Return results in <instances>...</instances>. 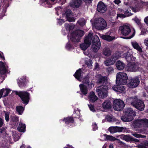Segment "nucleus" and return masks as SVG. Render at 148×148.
Segmentation results:
<instances>
[{
    "label": "nucleus",
    "instance_id": "nucleus-1",
    "mask_svg": "<svg viewBox=\"0 0 148 148\" xmlns=\"http://www.w3.org/2000/svg\"><path fill=\"white\" fill-rule=\"evenodd\" d=\"M96 77L99 83H103L104 84L103 85L98 87L96 90L99 96L100 97L103 98L107 96L108 79L106 77H103L100 75H97Z\"/></svg>",
    "mask_w": 148,
    "mask_h": 148
},
{
    "label": "nucleus",
    "instance_id": "nucleus-2",
    "mask_svg": "<svg viewBox=\"0 0 148 148\" xmlns=\"http://www.w3.org/2000/svg\"><path fill=\"white\" fill-rule=\"evenodd\" d=\"M131 51L127 50L123 53L122 56L125 58L127 62H130L128 64L126 69L128 71L135 72L138 70V67L134 62H131V61H134L135 58L131 54Z\"/></svg>",
    "mask_w": 148,
    "mask_h": 148
},
{
    "label": "nucleus",
    "instance_id": "nucleus-3",
    "mask_svg": "<svg viewBox=\"0 0 148 148\" xmlns=\"http://www.w3.org/2000/svg\"><path fill=\"white\" fill-rule=\"evenodd\" d=\"M63 10V9L60 7H58L56 8V13L57 15L58 16L60 14H61L62 18L70 22H73L75 21V19L73 16V14L71 10H67L64 13H62L61 14Z\"/></svg>",
    "mask_w": 148,
    "mask_h": 148
},
{
    "label": "nucleus",
    "instance_id": "nucleus-4",
    "mask_svg": "<svg viewBox=\"0 0 148 148\" xmlns=\"http://www.w3.org/2000/svg\"><path fill=\"white\" fill-rule=\"evenodd\" d=\"M82 84L79 85L80 89L82 94L86 95L87 94L88 90L87 88L88 86L89 88H91L93 84L91 81H89L88 78H86L82 81Z\"/></svg>",
    "mask_w": 148,
    "mask_h": 148
},
{
    "label": "nucleus",
    "instance_id": "nucleus-5",
    "mask_svg": "<svg viewBox=\"0 0 148 148\" xmlns=\"http://www.w3.org/2000/svg\"><path fill=\"white\" fill-rule=\"evenodd\" d=\"M135 113L131 108H127L125 110V115L121 117V120L123 121L129 122L133 119Z\"/></svg>",
    "mask_w": 148,
    "mask_h": 148
},
{
    "label": "nucleus",
    "instance_id": "nucleus-6",
    "mask_svg": "<svg viewBox=\"0 0 148 148\" xmlns=\"http://www.w3.org/2000/svg\"><path fill=\"white\" fill-rule=\"evenodd\" d=\"M128 77L127 74L125 73L119 72L116 75V84L118 85H124L127 83Z\"/></svg>",
    "mask_w": 148,
    "mask_h": 148
},
{
    "label": "nucleus",
    "instance_id": "nucleus-7",
    "mask_svg": "<svg viewBox=\"0 0 148 148\" xmlns=\"http://www.w3.org/2000/svg\"><path fill=\"white\" fill-rule=\"evenodd\" d=\"M13 92L18 95L24 104L26 105L28 103L30 96V94L28 92L25 91L18 92L16 91H13Z\"/></svg>",
    "mask_w": 148,
    "mask_h": 148
},
{
    "label": "nucleus",
    "instance_id": "nucleus-8",
    "mask_svg": "<svg viewBox=\"0 0 148 148\" xmlns=\"http://www.w3.org/2000/svg\"><path fill=\"white\" fill-rule=\"evenodd\" d=\"M84 32L83 31L77 30L73 32L70 35V40L74 42H78L80 38L84 35Z\"/></svg>",
    "mask_w": 148,
    "mask_h": 148
},
{
    "label": "nucleus",
    "instance_id": "nucleus-9",
    "mask_svg": "<svg viewBox=\"0 0 148 148\" xmlns=\"http://www.w3.org/2000/svg\"><path fill=\"white\" fill-rule=\"evenodd\" d=\"M93 26L99 30L103 29L107 26L105 21L102 18H99L96 19Z\"/></svg>",
    "mask_w": 148,
    "mask_h": 148
},
{
    "label": "nucleus",
    "instance_id": "nucleus-10",
    "mask_svg": "<svg viewBox=\"0 0 148 148\" xmlns=\"http://www.w3.org/2000/svg\"><path fill=\"white\" fill-rule=\"evenodd\" d=\"M92 33H90L84 40V43L81 44L80 47L83 50H85L90 45L92 39Z\"/></svg>",
    "mask_w": 148,
    "mask_h": 148
},
{
    "label": "nucleus",
    "instance_id": "nucleus-11",
    "mask_svg": "<svg viewBox=\"0 0 148 148\" xmlns=\"http://www.w3.org/2000/svg\"><path fill=\"white\" fill-rule=\"evenodd\" d=\"M123 53L119 52H116L112 57L110 59H108L106 60L104 62V64L106 66H108L114 64L117 59L122 56V54L123 55Z\"/></svg>",
    "mask_w": 148,
    "mask_h": 148
},
{
    "label": "nucleus",
    "instance_id": "nucleus-12",
    "mask_svg": "<svg viewBox=\"0 0 148 148\" xmlns=\"http://www.w3.org/2000/svg\"><path fill=\"white\" fill-rule=\"evenodd\" d=\"M114 109L117 111H121L125 106L124 102L120 99H117L114 100L113 103Z\"/></svg>",
    "mask_w": 148,
    "mask_h": 148
},
{
    "label": "nucleus",
    "instance_id": "nucleus-13",
    "mask_svg": "<svg viewBox=\"0 0 148 148\" xmlns=\"http://www.w3.org/2000/svg\"><path fill=\"white\" fill-rule=\"evenodd\" d=\"M92 48L94 52L97 51L100 49V42L99 38L97 35H95L92 36Z\"/></svg>",
    "mask_w": 148,
    "mask_h": 148
},
{
    "label": "nucleus",
    "instance_id": "nucleus-14",
    "mask_svg": "<svg viewBox=\"0 0 148 148\" xmlns=\"http://www.w3.org/2000/svg\"><path fill=\"white\" fill-rule=\"evenodd\" d=\"M134 128H137L146 126H148V120L143 119L135 121L132 124Z\"/></svg>",
    "mask_w": 148,
    "mask_h": 148
},
{
    "label": "nucleus",
    "instance_id": "nucleus-15",
    "mask_svg": "<svg viewBox=\"0 0 148 148\" xmlns=\"http://www.w3.org/2000/svg\"><path fill=\"white\" fill-rule=\"evenodd\" d=\"M119 30L122 34L124 36L128 35L131 32V29L129 24H125L120 26Z\"/></svg>",
    "mask_w": 148,
    "mask_h": 148
},
{
    "label": "nucleus",
    "instance_id": "nucleus-16",
    "mask_svg": "<svg viewBox=\"0 0 148 148\" xmlns=\"http://www.w3.org/2000/svg\"><path fill=\"white\" fill-rule=\"evenodd\" d=\"M131 105L137 109L141 111L143 110L145 107L143 102L139 100H136L135 101L132 102Z\"/></svg>",
    "mask_w": 148,
    "mask_h": 148
},
{
    "label": "nucleus",
    "instance_id": "nucleus-17",
    "mask_svg": "<svg viewBox=\"0 0 148 148\" xmlns=\"http://www.w3.org/2000/svg\"><path fill=\"white\" fill-rule=\"evenodd\" d=\"M8 66L6 64L2 62H0V78L3 77L4 79L3 75L7 71Z\"/></svg>",
    "mask_w": 148,
    "mask_h": 148
},
{
    "label": "nucleus",
    "instance_id": "nucleus-18",
    "mask_svg": "<svg viewBox=\"0 0 148 148\" xmlns=\"http://www.w3.org/2000/svg\"><path fill=\"white\" fill-rule=\"evenodd\" d=\"M139 84V81L137 77H135L130 79V82L127 85L130 88H134L137 87Z\"/></svg>",
    "mask_w": 148,
    "mask_h": 148
},
{
    "label": "nucleus",
    "instance_id": "nucleus-19",
    "mask_svg": "<svg viewBox=\"0 0 148 148\" xmlns=\"http://www.w3.org/2000/svg\"><path fill=\"white\" fill-rule=\"evenodd\" d=\"M82 69H79L77 70L74 75L75 77L79 81H83L84 79L86 78H88V77H86L85 78H83L82 77L83 72Z\"/></svg>",
    "mask_w": 148,
    "mask_h": 148
},
{
    "label": "nucleus",
    "instance_id": "nucleus-20",
    "mask_svg": "<svg viewBox=\"0 0 148 148\" xmlns=\"http://www.w3.org/2000/svg\"><path fill=\"white\" fill-rule=\"evenodd\" d=\"M123 129L124 128L123 127H111L108 128V130L111 133L113 134L121 132Z\"/></svg>",
    "mask_w": 148,
    "mask_h": 148
},
{
    "label": "nucleus",
    "instance_id": "nucleus-21",
    "mask_svg": "<svg viewBox=\"0 0 148 148\" xmlns=\"http://www.w3.org/2000/svg\"><path fill=\"white\" fill-rule=\"evenodd\" d=\"M97 10L99 12L103 13L106 11V8L105 4L103 2L100 1L98 4Z\"/></svg>",
    "mask_w": 148,
    "mask_h": 148
},
{
    "label": "nucleus",
    "instance_id": "nucleus-22",
    "mask_svg": "<svg viewBox=\"0 0 148 148\" xmlns=\"http://www.w3.org/2000/svg\"><path fill=\"white\" fill-rule=\"evenodd\" d=\"M112 89L115 91L121 93H124L125 92V87L121 85H115L112 87Z\"/></svg>",
    "mask_w": 148,
    "mask_h": 148
},
{
    "label": "nucleus",
    "instance_id": "nucleus-23",
    "mask_svg": "<svg viewBox=\"0 0 148 148\" xmlns=\"http://www.w3.org/2000/svg\"><path fill=\"white\" fill-rule=\"evenodd\" d=\"M121 136V137L123 139L126 141L134 140L137 142H139V140H138L134 138L129 135H122Z\"/></svg>",
    "mask_w": 148,
    "mask_h": 148
},
{
    "label": "nucleus",
    "instance_id": "nucleus-24",
    "mask_svg": "<svg viewBox=\"0 0 148 148\" xmlns=\"http://www.w3.org/2000/svg\"><path fill=\"white\" fill-rule=\"evenodd\" d=\"M131 44L133 47L137 50L140 53L142 52V49L139 46L138 43L135 41H133L131 42Z\"/></svg>",
    "mask_w": 148,
    "mask_h": 148
},
{
    "label": "nucleus",
    "instance_id": "nucleus-25",
    "mask_svg": "<svg viewBox=\"0 0 148 148\" xmlns=\"http://www.w3.org/2000/svg\"><path fill=\"white\" fill-rule=\"evenodd\" d=\"M89 101L92 102H95L98 99L97 97L95 95L94 92H91L89 94Z\"/></svg>",
    "mask_w": 148,
    "mask_h": 148
},
{
    "label": "nucleus",
    "instance_id": "nucleus-26",
    "mask_svg": "<svg viewBox=\"0 0 148 148\" xmlns=\"http://www.w3.org/2000/svg\"><path fill=\"white\" fill-rule=\"evenodd\" d=\"M102 107L105 109L110 108L112 106V104L110 101L108 100L105 101L102 104Z\"/></svg>",
    "mask_w": 148,
    "mask_h": 148
},
{
    "label": "nucleus",
    "instance_id": "nucleus-27",
    "mask_svg": "<svg viewBox=\"0 0 148 148\" xmlns=\"http://www.w3.org/2000/svg\"><path fill=\"white\" fill-rule=\"evenodd\" d=\"M103 136L104 137V140H109L111 141L115 140L120 141L119 139L115 138L112 136L108 135L106 134H104Z\"/></svg>",
    "mask_w": 148,
    "mask_h": 148
},
{
    "label": "nucleus",
    "instance_id": "nucleus-28",
    "mask_svg": "<svg viewBox=\"0 0 148 148\" xmlns=\"http://www.w3.org/2000/svg\"><path fill=\"white\" fill-rule=\"evenodd\" d=\"M117 68L119 70H122L124 68L125 65L122 62L118 61L116 64Z\"/></svg>",
    "mask_w": 148,
    "mask_h": 148
},
{
    "label": "nucleus",
    "instance_id": "nucleus-29",
    "mask_svg": "<svg viewBox=\"0 0 148 148\" xmlns=\"http://www.w3.org/2000/svg\"><path fill=\"white\" fill-rule=\"evenodd\" d=\"M3 97H5L7 96L9 94L11 91V90L9 88H3L1 89Z\"/></svg>",
    "mask_w": 148,
    "mask_h": 148
},
{
    "label": "nucleus",
    "instance_id": "nucleus-30",
    "mask_svg": "<svg viewBox=\"0 0 148 148\" xmlns=\"http://www.w3.org/2000/svg\"><path fill=\"white\" fill-rule=\"evenodd\" d=\"M61 121L64 122L66 124H71L73 122V119L72 117L64 118V119H62Z\"/></svg>",
    "mask_w": 148,
    "mask_h": 148
},
{
    "label": "nucleus",
    "instance_id": "nucleus-31",
    "mask_svg": "<svg viewBox=\"0 0 148 148\" xmlns=\"http://www.w3.org/2000/svg\"><path fill=\"white\" fill-rule=\"evenodd\" d=\"M26 125L25 124L20 122L17 128L18 131L22 132H24L25 130Z\"/></svg>",
    "mask_w": 148,
    "mask_h": 148
},
{
    "label": "nucleus",
    "instance_id": "nucleus-32",
    "mask_svg": "<svg viewBox=\"0 0 148 148\" xmlns=\"http://www.w3.org/2000/svg\"><path fill=\"white\" fill-rule=\"evenodd\" d=\"M100 37L102 39L108 41H111L114 38V37L106 35H100Z\"/></svg>",
    "mask_w": 148,
    "mask_h": 148
},
{
    "label": "nucleus",
    "instance_id": "nucleus-33",
    "mask_svg": "<svg viewBox=\"0 0 148 148\" xmlns=\"http://www.w3.org/2000/svg\"><path fill=\"white\" fill-rule=\"evenodd\" d=\"M16 109L18 114L19 115H21L22 114L24 110V107L19 106L16 107Z\"/></svg>",
    "mask_w": 148,
    "mask_h": 148
},
{
    "label": "nucleus",
    "instance_id": "nucleus-34",
    "mask_svg": "<svg viewBox=\"0 0 148 148\" xmlns=\"http://www.w3.org/2000/svg\"><path fill=\"white\" fill-rule=\"evenodd\" d=\"M26 79V77L25 76L18 78L17 80L18 84L19 85L25 82Z\"/></svg>",
    "mask_w": 148,
    "mask_h": 148
},
{
    "label": "nucleus",
    "instance_id": "nucleus-35",
    "mask_svg": "<svg viewBox=\"0 0 148 148\" xmlns=\"http://www.w3.org/2000/svg\"><path fill=\"white\" fill-rule=\"evenodd\" d=\"M111 51L109 48H106L103 49V54L106 56H108L110 55Z\"/></svg>",
    "mask_w": 148,
    "mask_h": 148
},
{
    "label": "nucleus",
    "instance_id": "nucleus-36",
    "mask_svg": "<svg viewBox=\"0 0 148 148\" xmlns=\"http://www.w3.org/2000/svg\"><path fill=\"white\" fill-rule=\"evenodd\" d=\"M59 16L60 18H57V23L59 25H61L64 22V20L65 19L62 18V16L61 17L62 15L61 14Z\"/></svg>",
    "mask_w": 148,
    "mask_h": 148
},
{
    "label": "nucleus",
    "instance_id": "nucleus-37",
    "mask_svg": "<svg viewBox=\"0 0 148 148\" xmlns=\"http://www.w3.org/2000/svg\"><path fill=\"white\" fill-rule=\"evenodd\" d=\"M65 27L67 31H69L73 29L74 27V26L73 25H70L66 23L65 24Z\"/></svg>",
    "mask_w": 148,
    "mask_h": 148
},
{
    "label": "nucleus",
    "instance_id": "nucleus-38",
    "mask_svg": "<svg viewBox=\"0 0 148 148\" xmlns=\"http://www.w3.org/2000/svg\"><path fill=\"white\" fill-rule=\"evenodd\" d=\"M120 10L122 12H124V13L126 16H129L131 15L132 14L130 12V9L129 10L125 9L124 10H122V9H120Z\"/></svg>",
    "mask_w": 148,
    "mask_h": 148
},
{
    "label": "nucleus",
    "instance_id": "nucleus-39",
    "mask_svg": "<svg viewBox=\"0 0 148 148\" xmlns=\"http://www.w3.org/2000/svg\"><path fill=\"white\" fill-rule=\"evenodd\" d=\"M106 119L109 122H113L115 121V118L111 116L108 115L106 116Z\"/></svg>",
    "mask_w": 148,
    "mask_h": 148
},
{
    "label": "nucleus",
    "instance_id": "nucleus-40",
    "mask_svg": "<svg viewBox=\"0 0 148 148\" xmlns=\"http://www.w3.org/2000/svg\"><path fill=\"white\" fill-rule=\"evenodd\" d=\"M148 146V143L145 142L141 143L138 145V147L139 148H145Z\"/></svg>",
    "mask_w": 148,
    "mask_h": 148
},
{
    "label": "nucleus",
    "instance_id": "nucleus-41",
    "mask_svg": "<svg viewBox=\"0 0 148 148\" xmlns=\"http://www.w3.org/2000/svg\"><path fill=\"white\" fill-rule=\"evenodd\" d=\"M13 136L15 141H18L20 138L19 136L16 133V132H13Z\"/></svg>",
    "mask_w": 148,
    "mask_h": 148
},
{
    "label": "nucleus",
    "instance_id": "nucleus-42",
    "mask_svg": "<svg viewBox=\"0 0 148 148\" xmlns=\"http://www.w3.org/2000/svg\"><path fill=\"white\" fill-rule=\"evenodd\" d=\"M77 22L78 24L81 26H83L85 24V21L84 18L80 19Z\"/></svg>",
    "mask_w": 148,
    "mask_h": 148
},
{
    "label": "nucleus",
    "instance_id": "nucleus-43",
    "mask_svg": "<svg viewBox=\"0 0 148 148\" xmlns=\"http://www.w3.org/2000/svg\"><path fill=\"white\" fill-rule=\"evenodd\" d=\"M5 139L4 141L6 143H10L11 140L10 136L7 134L5 136Z\"/></svg>",
    "mask_w": 148,
    "mask_h": 148
},
{
    "label": "nucleus",
    "instance_id": "nucleus-44",
    "mask_svg": "<svg viewBox=\"0 0 148 148\" xmlns=\"http://www.w3.org/2000/svg\"><path fill=\"white\" fill-rule=\"evenodd\" d=\"M132 134L134 137L138 138H143L145 137V136L142 135H141L138 134L136 133H132Z\"/></svg>",
    "mask_w": 148,
    "mask_h": 148
},
{
    "label": "nucleus",
    "instance_id": "nucleus-45",
    "mask_svg": "<svg viewBox=\"0 0 148 148\" xmlns=\"http://www.w3.org/2000/svg\"><path fill=\"white\" fill-rule=\"evenodd\" d=\"M19 118L15 115L12 116L11 117V120L14 122H17L19 120Z\"/></svg>",
    "mask_w": 148,
    "mask_h": 148
},
{
    "label": "nucleus",
    "instance_id": "nucleus-46",
    "mask_svg": "<svg viewBox=\"0 0 148 148\" xmlns=\"http://www.w3.org/2000/svg\"><path fill=\"white\" fill-rule=\"evenodd\" d=\"M4 112L5 120L6 121L8 122L9 120V112Z\"/></svg>",
    "mask_w": 148,
    "mask_h": 148
},
{
    "label": "nucleus",
    "instance_id": "nucleus-47",
    "mask_svg": "<svg viewBox=\"0 0 148 148\" xmlns=\"http://www.w3.org/2000/svg\"><path fill=\"white\" fill-rule=\"evenodd\" d=\"M66 48L67 50H70L72 48V47L69 42L67 43L66 44Z\"/></svg>",
    "mask_w": 148,
    "mask_h": 148
},
{
    "label": "nucleus",
    "instance_id": "nucleus-48",
    "mask_svg": "<svg viewBox=\"0 0 148 148\" xmlns=\"http://www.w3.org/2000/svg\"><path fill=\"white\" fill-rule=\"evenodd\" d=\"M86 64L89 68H91L92 66V62L91 61H88L86 62Z\"/></svg>",
    "mask_w": 148,
    "mask_h": 148
},
{
    "label": "nucleus",
    "instance_id": "nucleus-49",
    "mask_svg": "<svg viewBox=\"0 0 148 148\" xmlns=\"http://www.w3.org/2000/svg\"><path fill=\"white\" fill-rule=\"evenodd\" d=\"M92 129L93 130L95 131L98 129L97 124L95 123H93L92 125Z\"/></svg>",
    "mask_w": 148,
    "mask_h": 148
},
{
    "label": "nucleus",
    "instance_id": "nucleus-50",
    "mask_svg": "<svg viewBox=\"0 0 148 148\" xmlns=\"http://www.w3.org/2000/svg\"><path fill=\"white\" fill-rule=\"evenodd\" d=\"M88 105L90 111L93 112H95V110L94 107V106L92 105L88 104Z\"/></svg>",
    "mask_w": 148,
    "mask_h": 148
},
{
    "label": "nucleus",
    "instance_id": "nucleus-51",
    "mask_svg": "<svg viewBox=\"0 0 148 148\" xmlns=\"http://www.w3.org/2000/svg\"><path fill=\"white\" fill-rule=\"evenodd\" d=\"M132 20L134 21L138 25L140 23V20L136 17L132 19Z\"/></svg>",
    "mask_w": 148,
    "mask_h": 148
},
{
    "label": "nucleus",
    "instance_id": "nucleus-52",
    "mask_svg": "<svg viewBox=\"0 0 148 148\" xmlns=\"http://www.w3.org/2000/svg\"><path fill=\"white\" fill-rule=\"evenodd\" d=\"M125 17L126 16L124 14H117V18L118 17H119L120 18H123Z\"/></svg>",
    "mask_w": 148,
    "mask_h": 148
},
{
    "label": "nucleus",
    "instance_id": "nucleus-53",
    "mask_svg": "<svg viewBox=\"0 0 148 148\" xmlns=\"http://www.w3.org/2000/svg\"><path fill=\"white\" fill-rule=\"evenodd\" d=\"M107 71L109 73H111L113 72L114 69L112 67H110L107 69Z\"/></svg>",
    "mask_w": 148,
    "mask_h": 148
},
{
    "label": "nucleus",
    "instance_id": "nucleus-54",
    "mask_svg": "<svg viewBox=\"0 0 148 148\" xmlns=\"http://www.w3.org/2000/svg\"><path fill=\"white\" fill-rule=\"evenodd\" d=\"M133 11L136 12L138 11L139 10V8L137 7L136 8H134L133 7H130V8Z\"/></svg>",
    "mask_w": 148,
    "mask_h": 148
},
{
    "label": "nucleus",
    "instance_id": "nucleus-55",
    "mask_svg": "<svg viewBox=\"0 0 148 148\" xmlns=\"http://www.w3.org/2000/svg\"><path fill=\"white\" fill-rule=\"evenodd\" d=\"M147 32V31L146 29H143L142 30L140 35H145Z\"/></svg>",
    "mask_w": 148,
    "mask_h": 148
},
{
    "label": "nucleus",
    "instance_id": "nucleus-56",
    "mask_svg": "<svg viewBox=\"0 0 148 148\" xmlns=\"http://www.w3.org/2000/svg\"><path fill=\"white\" fill-rule=\"evenodd\" d=\"M135 31L134 29V32L131 36L128 37L126 38H124V37H122V38H126L127 39H131V38H132L134 36V35L135 34Z\"/></svg>",
    "mask_w": 148,
    "mask_h": 148
},
{
    "label": "nucleus",
    "instance_id": "nucleus-57",
    "mask_svg": "<svg viewBox=\"0 0 148 148\" xmlns=\"http://www.w3.org/2000/svg\"><path fill=\"white\" fill-rule=\"evenodd\" d=\"M144 42L145 45L148 47V39H146L145 40Z\"/></svg>",
    "mask_w": 148,
    "mask_h": 148
},
{
    "label": "nucleus",
    "instance_id": "nucleus-58",
    "mask_svg": "<svg viewBox=\"0 0 148 148\" xmlns=\"http://www.w3.org/2000/svg\"><path fill=\"white\" fill-rule=\"evenodd\" d=\"M66 0H60L59 3L62 4H63L66 2Z\"/></svg>",
    "mask_w": 148,
    "mask_h": 148
},
{
    "label": "nucleus",
    "instance_id": "nucleus-59",
    "mask_svg": "<svg viewBox=\"0 0 148 148\" xmlns=\"http://www.w3.org/2000/svg\"><path fill=\"white\" fill-rule=\"evenodd\" d=\"M3 123V120L0 118V127L2 126Z\"/></svg>",
    "mask_w": 148,
    "mask_h": 148
},
{
    "label": "nucleus",
    "instance_id": "nucleus-60",
    "mask_svg": "<svg viewBox=\"0 0 148 148\" xmlns=\"http://www.w3.org/2000/svg\"><path fill=\"white\" fill-rule=\"evenodd\" d=\"M114 2L116 4H119L121 2L120 0H115L114 1Z\"/></svg>",
    "mask_w": 148,
    "mask_h": 148
},
{
    "label": "nucleus",
    "instance_id": "nucleus-61",
    "mask_svg": "<svg viewBox=\"0 0 148 148\" xmlns=\"http://www.w3.org/2000/svg\"><path fill=\"white\" fill-rule=\"evenodd\" d=\"M95 68L96 70H97L99 69V65L97 63H96Z\"/></svg>",
    "mask_w": 148,
    "mask_h": 148
},
{
    "label": "nucleus",
    "instance_id": "nucleus-62",
    "mask_svg": "<svg viewBox=\"0 0 148 148\" xmlns=\"http://www.w3.org/2000/svg\"><path fill=\"white\" fill-rule=\"evenodd\" d=\"M75 113H76L77 114L78 116H79L80 114V111L79 110H77L75 111Z\"/></svg>",
    "mask_w": 148,
    "mask_h": 148
},
{
    "label": "nucleus",
    "instance_id": "nucleus-63",
    "mask_svg": "<svg viewBox=\"0 0 148 148\" xmlns=\"http://www.w3.org/2000/svg\"><path fill=\"white\" fill-rule=\"evenodd\" d=\"M0 148H8V147L5 146L3 144H1L0 146Z\"/></svg>",
    "mask_w": 148,
    "mask_h": 148
},
{
    "label": "nucleus",
    "instance_id": "nucleus-64",
    "mask_svg": "<svg viewBox=\"0 0 148 148\" xmlns=\"http://www.w3.org/2000/svg\"><path fill=\"white\" fill-rule=\"evenodd\" d=\"M144 21L146 23H148V16L145 18Z\"/></svg>",
    "mask_w": 148,
    "mask_h": 148
}]
</instances>
